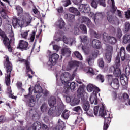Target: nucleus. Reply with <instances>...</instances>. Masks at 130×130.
I'll list each match as a JSON object with an SVG mask.
<instances>
[{
	"label": "nucleus",
	"mask_w": 130,
	"mask_h": 130,
	"mask_svg": "<svg viewBox=\"0 0 130 130\" xmlns=\"http://www.w3.org/2000/svg\"><path fill=\"white\" fill-rule=\"evenodd\" d=\"M75 74L71 75L69 72H64L61 76L59 72L56 73L57 86L56 90L57 93H64L68 94L69 90H75L76 83L72 82L71 83L70 81H73L75 78ZM60 80H59V76Z\"/></svg>",
	"instance_id": "nucleus-1"
},
{
	"label": "nucleus",
	"mask_w": 130,
	"mask_h": 130,
	"mask_svg": "<svg viewBox=\"0 0 130 130\" xmlns=\"http://www.w3.org/2000/svg\"><path fill=\"white\" fill-rule=\"evenodd\" d=\"M28 90L29 93L28 94L24 95V98L23 99V101H24V102L26 103V105H28L29 107H34V106H35L36 102L35 97L33 95H31L32 92L37 93L36 98H38V99L42 96V94H44L45 96H47L48 94H49V92H48L47 90H42V88L40 87L39 83L36 84L34 88L29 87Z\"/></svg>",
	"instance_id": "nucleus-2"
},
{
	"label": "nucleus",
	"mask_w": 130,
	"mask_h": 130,
	"mask_svg": "<svg viewBox=\"0 0 130 130\" xmlns=\"http://www.w3.org/2000/svg\"><path fill=\"white\" fill-rule=\"evenodd\" d=\"M32 22V17L28 13L22 15L19 18H14L12 24L14 28H19L24 26V24H30Z\"/></svg>",
	"instance_id": "nucleus-3"
},
{
	"label": "nucleus",
	"mask_w": 130,
	"mask_h": 130,
	"mask_svg": "<svg viewBox=\"0 0 130 130\" xmlns=\"http://www.w3.org/2000/svg\"><path fill=\"white\" fill-rule=\"evenodd\" d=\"M99 115L104 118V130H107L109 126V123L111 122V116L110 112L104 110V105H102V107L100 109Z\"/></svg>",
	"instance_id": "nucleus-4"
},
{
	"label": "nucleus",
	"mask_w": 130,
	"mask_h": 130,
	"mask_svg": "<svg viewBox=\"0 0 130 130\" xmlns=\"http://www.w3.org/2000/svg\"><path fill=\"white\" fill-rule=\"evenodd\" d=\"M6 61L5 62V66L6 67L7 74L5 75V81L7 86H10L11 84V72L13 70V66L12 63L9 60V57L6 56L5 57Z\"/></svg>",
	"instance_id": "nucleus-5"
},
{
	"label": "nucleus",
	"mask_w": 130,
	"mask_h": 130,
	"mask_svg": "<svg viewBox=\"0 0 130 130\" xmlns=\"http://www.w3.org/2000/svg\"><path fill=\"white\" fill-rule=\"evenodd\" d=\"M73 3L75 4V5H77V6H79L78 7L79 11L81 12V13H84V14H88V13H90V8L88 4H81L82 0H72Z\"/></svg>",
	"instance_id": "nucleus-6"
},
{
	"label": "nucleus",
	"mask_w": 130,
	"mask_h": 130,
	"mask_svg": "<svg viewBox=\"0 0 130 130\" xmlns=\"http://www.w3.org/2000/svg\"><path fill=\"white\" fill-rule=\"evenodd\" d=\"M59 55L56 53H53L50 55L49 57V61L47 62V66L49 70L51 69L52 66H54L56 63V61L58 60Z\"/></svg>",
	"instance_id": "nucleus-7"
},
{
	"label": "nucleus",
	"mask_w": 130,
	"mask_h": 130,
	"mask_svg": "<svg viewBox=\"0 0 130 130\" xmlns=\"http://www.w3.org/2000/svg\"><path fill=\"white\" fill-rule=\"evenodd\" d=\"M48 104L51 107L64 108V106L61 102H60V104L56 103V99L54 96H51L49 98Z\"/></svg>",
	"instance_id": "nucleus-8"
},
{
	"label": "nucleus",
	"mask_w": 130,
	"mask_h": 130,
	"mask_svg": "<svg viewBox=\"0 0 130 130\" xmlns=\"http://www.w3.org/2000/svg\"><path fill=\"white\" fill-rule=\"evenodd\" d=\"M120 56L122 60L125 59V49L124 47H122L120 49V52L118 53L117 56L116 58L115 62L116 66H119L120 64Z\"/></svg>",
	"instance_id": "nucleus-9"
},
{
	"label": "nucleus",
	"mask_w": 130,
	"mask_h": 130,
	"mask_svg": "<svg viewBox=\"0 0 130 130\" xmlns=\"http://www.w3.org/2000/svg\"><path fill=\"white\" fill-rule=\"evenodd\" d=\"M112 3V9L110 11H109L107 14V18L108 22H112L113 21V13L116 11L117 8L115 7V3L114 0H111Z\"/></svg>",
	"instance_id": "nucleus-10"
},
{
	"label": "nucleus",
	"mask_w": 130,
	"mask_h": 130,
	"mask_svg": "<svg viewBox=\"0 0 130 130\" xmlns=\"http://www.w3.org/2000/svg\"><path fill=\"white\" fill-rule=\"evenodd\" d=\"M113 53V48L111 46H108L106 49L105 53V59L108 63H110L111 62V57Z\"/></svg>",
	"instance_id": "nucleus-11"
},
{
	"label": "nucleus",
	"mask_w": 130,
	"mask_h": 130,
	"mask_svg": "<svg viewBox=\"0 0 130 130\" xmlns=\"http://www.w3.org/2000/svg\"><path fill=\"white\" fill-rule=\"evenodd\" d=\"M103 39L106 43H110V44H115L116 43V39L115 37L109 36L106 32L103 34Z\"/></svg>",
	"instance_id": "nucleus-12"
},
{
	"label": "nucleus",
	"mask_w": 130,
	"mask_h": 130,
	"mask_svg": "<svg viewBox=\"0 0 130 130\" xmlns=\"http://www.w3.org/2000/svg\"><path fill=\"white\" fill-rule=\"evenodd\" d=\"M68 67H69V68L67 69V71L73 69V68H76V70L74 71V72H76L77 69L79 68L80 69L81 67H82V62L77 61H72L69 62Z\"/></svg>",
	"instance_id": "nucleus-13"
},
{
	"label": "nucleus",
	"mask_w": 130,
	"mask_h": 130,
	"mask_svg": "<svg viewBox=\"0 0 130 130\" xmlns=\"http://www.w3.org/2000/svg\"><path fill=\"white\" fill-rule=\"evenodd\" d=\"M64 108H58V107H52L48 111V115L51 116H56V112L60 113Z\"/></svg>",
	"instance_id": "nucleus-14"
},
{
	"label": "nucleus",
	"mask_w": 130,
	"mask_h": 130,
	"mask_svg": "<svg viewBox=\"0 0 130 130\" xmlns=\"http://www.w3.org/2000/svg\"><path fill=\"white\" fill-rule=\"evenodd\" d=\"M28 45H29L28 42L21 40L19 41L18 46H17V48L20 49L22 51L24 50H27V49H29Z\"/></svg>",
	"instance_id": "nucleus-15"
},
{
	"label": "nucleus",
	"mask_w": 130,
	"mask_h": 130,
	"mask_svg": "<svg viewBox=\"0 0 130 130\" xmlns=\"http://www.w3.org/2000/svg\"><path fill=\"white\" fill-rule=\"evenodd\" d=\"M109 73H113L114 74L115 77H120L121 76V71H120V69L114 66H111L109 68Z\"/></svg>",
	"instance_id": "nucleus-16"
},
{
	"label": "nucleus",
	"mask_w": 130,
	"mask_h": 130,
	"mask_svg": "<svg viewBox=\"0 0 130 130\" xmlns=\"http://www.w3.org/2000/svg\"><path fill=\"white\" fill-rule=\"evenodd\" d=\"M81 30L82 33L86 34L87 33V27L84 24H81L79 26V25H75L74 27V33L76 35L79 34L80 33V29Z\"/></svg>",
	"instance_id": "nucleus-17"
},
{
	"label": "nucleus",
	"mask_w": 130,
	"mask_h": 130,
	"mask_svg": "<svg viewBox=\"0 0 130 130\" xmlns=\"http://www.w3.org/2000/svg\"><path fill=\"white\" fill-rule=\"evenodd\" d=\"M89 17H91L95 24H97V23H98V20H101V19L103 18V14H102V13L100 12H98L95 15H94L93 13H90ZM93 17H94L93 18Z\"/></svg>",
	"instance_id": "nucleus-18"
},
{
	"label": "nucleus",
	"mask_w": 130,
	"mask_h": 130,
	"mask_svg": "<svg viewBox=\"0 0 130 130\" xmlns=\"http://www.w3.org/2000/svg\"><path fill=\"white\" fill-rule=\"evenodd\" d=\"M11 40H11V39L10 40V39H9L8 37H5L3 40L4 44H5L6 47L8 48L9 52H12V47L11 46Z\"/></svg>",
	"instance_id": "nucleus-19"
},
{
	"label": "nucleus",
	"mask_w": 130,
	"mask_h": 130,
	"mask_svg": "<svg viewBox=\"0 0 130 130\" xmlns=\"http://www.w3.org/2000/svg\"><path fill=\"white\" fill-rule=\"evenodd\" d=\"M89 100L91 104H93L94 102L95 105H97V104H98V99L97 98V94H96V92L95 91H93V92L91 94Z\"/></svg>",
	"instance_id": "nucleus-20"
},
{
	"label": "nucleus",
	"mask_w": 130,
	"mask_h": 130,
	"mask_svg": "<svg viewBox=\"0 0 130 130\" xmlns=\"http://www.w3.org/2000/svg\"><path fill=\"white\" fill-rule=\"evenodd\" d=\"M109 85L111 86V87L112 88V89H114V90L118 89L119 88V81H118V79H114L113 82Z\"/></svg>",
	"instance_id": "nucleus-21"
},
{
	"label": "nucleus",
	"mask_w": 130,
	"mask_h": 130,
	"mask_svg": "<svg viewBox=\"0 0 130 130\" xmlns=\"http://www.w3.org/2000/svg\"><path fill=\"white\" fill-rule=\"evenodd\" d=\"M65 25L64 21H63L62 18H59L57 21L55 23V26L60 29L64 28Z\"/></svg>",
	"instance_id": "nucleus-22"
},
{
	"label": "nucleus",
	"mask_w": 130,
	"mask_h": 130,
	"mask_svg": "<svg viewBox=\"0 0 130 130\" xmlns=\"http://www.w3.org/2000/svg\"><path fill=\"white\" fill-rule=\"evenodd\" d=\"M78 97L79 98H85V96H87V93L84 90L83 88H79L77 90Z\"/></svg>",
	"instance_id": "nucleus-23"
},
{
	"label": "nucleus",
	"mask_w": 130,
	"mask_h": 130,
	"mask_svg": "<svg viewBox=\"0 0 130 130\" xmlns=\"http://www.w3.org/2000/svg\"><path fill=\"white\" fill-rule=\"evenodd\" d=\"M87 90L88 92H93L94 90H96L97 92H100V89L99 88L97 87L96 86L93 85L92 84H89L87 86Z\"/></svg>",
	"instance_id": "nucleus-24"
},
{
	"label": "nucleus",
	"mask_w": 130,
	"mask_h": 130,
	"mask_svg": "<svg viewBox=\"0 0 130 130\" xmlns=\"http://www.w3.org/2000/svg\"><path fill=\"white\" fill-rule=\"evenodd\" d=\"M83 71L86 74H89V75H95L96 74V70L90 67H84Z\"/></svg>",
	"instance_id": "nucleus-25"
},
{
	"label": "nucleus",
	"mask_w": 130,
	"mask_h": 130,
	"mask_svg": "<svg viewBox=\"0 0 130 130\" xmlns=\"http://www.w3.org/2000/svg\"><path fill=\"white\" fill-rule=\"evenodd\" d=\"M81 21L82 23H84L86 24L88 27L89 28H92V26H93V23L91 22V20H90L88 18L86 17L83 16L81 19Z\"/></svg>",
	"instance_id": "nucleus-26"
},
{
	"label": "nucleus",
	"mask_w": 130,
	"mask_h": 130,
	"mask_svg": "<svg viewBox=\"0 0 130 130\" xmlns=\"http://www.w3.org/2000/svg\"><path fill=\"white\" fill-rule=\"evenodd\" d=\"M92 45L94 48H97V49H100L101 48V42L97 39H94L92 41Z\"/></svg>",
	"instance_id": "nucleus-27"
},
{
	"label": "nucleus",
	"mask_w": 130,
	"mask_h": 130,
	"mask_svg": "<svg viewBox=\"0 0 130 130\" xmlns=\"http://www.w3.org/2000/svg\"><path fill=\"white\" fill-rule=\"evenodd\" d=\"M29 128H31V130H40L41 129V123L38 121L35 122Z\"/></svg>",
	"instance_id": "nucleus-28"
},
{
	"label": "nucleus",
	"mask_w": 130,
	"mask_h": 130,
	"mask_svg": "<svg viewBox=\"0 0 130 130\" xmlns=\"http://www.w3.org/2000/svg\"><path fill=\"white\" fill-rule=\"evenodd\" d=\"M71 53H72L71 50H70L67 46H66L61 49V54L63 56H69Z\"/></svg>",
	"instance_id": "nucleus-29"
},
{
	"label": "nucleus",
	"mask_w": 130,
	"mask_h": 130,
	"mask_svg": "<svg viewBox=\"0 0 130 130\" xmlns=\"http://www.w3.org/2000/svg\"><path fill=\"white\" fill-rule=\"evenodd\" d=\"M82 108L84 111H88L89 109H90V104L89 103V101L85 100L82 102Z\"/></svg>",
	"instance_id": "nucleus-30"
},
{
	"label": "nucleus",
	"mask_w": 130,
	"mask_h": 130,
	"mask_svg": "<svg viewBox=\"0 0 130 130\" xmlns=\"http://www.w3.org/2000/svg\"><path fill=\"white\" fill-rule=\"evenodd\" d=\"M22 61L23 62H24L26 68V72L28 73V72H30L31 74H34V72L31 69V68L30 67V62H29V60H22Z\"/></svg>",
	"instance_id": "nucleus-31"
},
{
	"label": "nucleus",
	"mask_w": 130,
	"mask_h": 130,
	"mask_svg": "<svg viewBox=\"0 0 130 130\" xmlns=\"http://www.w3.org/2000/svg\"><path fill=\"white\" fill-rule=\"evenodd\" d=\"M120 82L122 86H125V85H127V83L128 82L127 77L125 75H121Z\"/></svg>",
	"instance_id": "nucleus-32"
},
{
	"label": "nucleus",
	"mask_w": 130,
	"mask_h": 130,
	"mask_svg": "<svg viewBox=\"0 0 130 130\" xmlns=\"http://www.w3.org/2000/svg\"><path fill=\"white\" fill-rule=\"evenodd\" d=\"M64 18L69 22H73L75 19V15L71 13H66L64 15Z\"/></svg>",
	"instance_id": "nucleus-33"
},
{
	"label": "nucleus",
	"mask_w": 130,
	"mask_h": 130,
	"mask_svg": "<svg viewBox=\"0 0 130 130\" xmlns=\"http://www.w3.org/2000/svg\"><path fill=\"white\" fill-rule=\"evenodd\" d=\"M72 110H73V111H75V112H77L79 114H81V113H83V110L82 109V108L80 106L74 107L72 109Z\"/></svg>",
	"instance_id": "nucleus-34"
},
{
	"label": "nucleus",
	"mask_w": 130,
	"mask_h": 130,
	"mask_svg": "<svg viewBox=\"0 0 130 130\" xmlns=\"http://www.w3.org/2000/svg\"><path fill=\"white\" fill-rule=\"evenodd\" d=\"M69 12H71V13H73L74 14H75L76 16H78V15H80V12H79V10H78L77 8L74 7L69 8Z\"/></svg>",
	"instance_id": "nucleus-35"
},
{
	"label": "nucleus",
	"mask_w": 130,
	"mask_h": 130,
	"mask_svg": "<svg viewBox=\"0 0 130 130\" xmlns=\"http://www.w3.org/2000/svg\"><path fill=\"white\" fill-rule=\"evenodd\" d=\"M58 123L59 125L58 126V130H63L64 128V122L59 119Z\"/></svg>",
	"instance_id": "nucleus-36"
},
{
	"label": "nucleus",
	"mask_w": 130,
	"mask_h": 130,
	"mask_svg": "<svg viewBox=\"0 0 130 130\" xmlns=\"http://www.w3.org/2000/svg\"><path fill=\"white\" fill-rule=\"evenodd\" d=\"M70 117V111L68 110H65L62 114V117L64 118V119H68L69 117Z\"/></svg>",
	"instance_id": "nucleus-37"
},
{
	"label": "nucleus",
	"mask_w": 130,
	"mask_h": 130,
	"mask_svg": "<svg viewBox=\"0 0 130 130\" xmlns=\"http://www.w3.org/2000/svg\"><path fill=\"white\" fill-rule=\"evenodd\" d=\"M124 43H128L130 41V35L125 34L123 37Z\"/></svg>",
	"instance_id": "nucleus-38"
},
{
	"label": "nucleus",
	"mask_w": 130,
	"mask_h": 130,
	"mask_svg": "<svg viewBox=\"0 0 130 130\" xmlns=\"http://www.w3.org/2000/svg\"><path fill=\"white\" fill-rule=\"evenodd\" d=\"M42 112H47L48 110L47 104L43 103L40 108Z\"/></svg>",
	"instance_id": "nucleus-39"
},
{
	"label": "nucleus",
	"mask_w": 130,
	"mask_h": 130,
	"mask_svg": "<svg viewBox=\"0 0 130 130\" xmlns=\"http://www.w3.org/2000/svg\"><path fill=\"white\" fill-rule=\"evenodd\" d=\"M91 55L93 58H97L99 55V51L98 50H94L91 51Z\"/></svg>",
	"instance_id": "nucleus-40"
},
{
	"label": "nucleus",
	"mask_w": 130,
	"mask_h": 130,
	"mask_svg": "<svg viewBox=\"0 0 130 130\" xmlns=\"http://www.w3.org/2000/svg\"><path fill=\"white\" fill-rule=\"evenodd\" d=\"M79 103H80V100L75 98L71 102V106H75V105H78Z\"/></svg>",
	"instance_id": "nucleus-41"
},
{
	"label": "nucleus",
	"mask_w": 130,
	"mask_h": 130,
	"mask_svg": "<svg viewBox=\"0 0 130 130\" xmlns=\"http://www.w3.org/2000/svg\"><path fill=\"white\" fill-rule=\"evenodd\" d=\"M29 32H30V30H26L25 31H22L21 33V36L22 38H24V39H27L28 38V35L29 34Z\"/></svg>",
	"instance_id": "nucleus-42"
},
{
	"label": "nucleus",
	"mask_w": 130,
	"mask_h": 130,
	"mask_svg": "<svg viewBox=\"0 0 130 130\" xmlns=\"http://www.w3.org/2000/svg\"><path fill=\"white\" fill-rule=\"evenodd\" d=\"M86 61L88 62L89 66H93L94 62V58L88 57L86 59Z\"/></svg>",
	"instance_id": "nucleus-43"
},
{
	"label": "nucleus",
	"mask_w": 130,
	"mask_h": 130,
	"mask_svg": "<svg viewBox=\"0 0 130 130\" xmlns=\"http://www.w3.org/2000/svg\"><path fill=\"white\" fill-rule=\"evenodd\" d=\"M29 40L30 42H33L35 39V31H32L29 37L27 38Z\"/></svg>",
	"instance_id": "nucleus-44"
},
{
	"label": "nucleus",
	"mask_w": 130,
	"mask_h": 130,
	"mask_svg": "<svg viewBox=\"0 0 130 130\" xmlns=\"http://www.w3.org/2000/svg\"><path fill=\"white\" fill-rule=\"evenodd\" d=\"M116 36L117 38H121V36H122V32L121 31V29H120V28H118L117 29L116 31Z\"/></svg>",
	"instance_id": "nucleus-45"
},
{
	"label": "nucleus",
	"mask_w": 130,
	"mask_h": 130,
	"mask_svg": "<svg viewBox=\"0 0 130 130\" xmlns=\"http://www.w3.org/2000/svg\"><path fill=\"white\" fill-rule=\"evenodd\" d=\"M108 84L110 85L113 82V75H108L107 76Z\"/></svg>",
	"instance_id": "nucleus-46"
},
{
	"label": "nucleus",
	"mask_w": 130,
	"mask_h": 130,
	"mask_svg": "<svg viewBox=\"0 0 130 130\" xmlns=\"http://www.w3.org/2000/svg\"><path fill=\"white\" fill-rule=\"evenodd\" d=\"M74 55L79 59V60H83V56L79 51H75L74 52Z\"/></svg>",
	"instance_id": "nucleus-47"
},
{
	"label": "nucleus",
	"mask_w": 130,
	"mask_h": 130,
	"mask_svg": "<svg viewBox=\"0 0 130 130\" xmlns=\"http://www.w3.org/2000/svg\"><path fill=\"white\" fill-rule=\"evenodd\" d=\"M98 1L97 0H92L91 5V7L94 9H97L98 7Z\"/></svg>",
	"instance_id": "nucleus-48"
},
{
	"label": "nucleus",
	"mask_w": 130,
	"mask_h": 130,
	"mask_svg": "<svg viewBox=\"0 0 130 130\" xmlns=\"http://www.w3.org/2000/svg\"><path fill=\"white\" fill-rule=\"evenodd\" d=\"M34 16L36 17V18H39L40 17V12L36 8L33 9Z\"/></svg>",
	"instance_id": "nucleus-49"
},
{
	"label": "nucleus",
	"mask_w": 130,
	"mask_h": 130,
	"mask_svg": "<svg viewBox=\"0 0 130 130\" xmlns=\"http://www.w3.org/2000/svg\"><path fill=\"white\" fill-rule=\"evenodd\" d=\"M84 122V119L82 118L81 117H77V120L75 121V123L79 124V123H81V124Z\"/></svg>",
	"instance_id": "nucleus-50"
},
{
	"label": "nucleus",
	"mask_w": 130,
	"mask_h": 130,
	"mask_svg": "<svg viewBox=\"0 0 130 130\" xmlns=\"http://www.w3.org/2000/svg\"><path fill=\"white\" fill-rule=\"evenodd\" d=\"M124 30L125 31L128 32L130 30V23L128 22H126L125 24V27H124Z\"/></svg>",
	"instance_id": "nucleus-51"
},
{
	"label": "nucleus",
	"mask_w": 130,
	"mask_h": 130,
	"mask_svg": "<svg viewBox=\"0 0 130 130\" xmlns=\"http://www.w3.org/2000/svg\"><path fill=\"white\" fill-rule=\"evenodd\" d=\"M82 50L84 52L85 54H88L89 53V47L87 46H82Z\"/></svg>",
	"instance_id": "nucleus-52"
},
{
	"label": "nucleus",
	"mask_w": 130,
	"mask_h": 130,
	"mask_svg": "<svg viewBox=\"0 0 130 130\" xmlns=\"http://www.w3.org/2000/svg\"><path fill=\"white\" fill-rule=\"evenodd\" d=\"M0 13L2 17H3L4 19H7L8 16H7V13H6L5 10L2 9V10H0Z\"/></svg>",
	"instance_id": "nucleus-53"
},
{
	"label": "nucleus",
	"mask_w": 130,
	"mask_h": 130,
	"mask_svg": "<svg viewBox=\"0 0 130 130\" xmlns=\"http://www.w3.org/2000/svg\"><path fill=\"white\" fill-rule=\"evenodd\" d=\"M16 10L17 11L18 15H20V14H22V13H23V8H22L20 6H17Z\"/></svg>",
	"instance_id": "nucleus-54"
},
{
	"label": "nucleus",
	"mask_w": 130,
	"mask_h": 130,
	"mask_svg": "<svg viewBox=\"0 0 130 130\" xmlns=\"http://www.w3.org/2000/svg\"><path fill=\"white\" fill-rule=\"evenodd\" d=\"M98 64L100 68H103L104 67V61L103 59L101 58L98 60Z\"/></svg>",
	"instance_id": "nucleus-55"
},
{
	"label": "nucleus",
	"mask_w": 130,
	"mask_h": 130,
	"mask_svg": "<svg viewBox=\"0 0 130 130\" xmlns=\"http://www.w3.org/2000/svg\"><path fill=\"white\" fill-rule=\"evenodd\" d=\"M80 37L81 40V42H82V43H87V36H81Z\"/></svg>",
	"instance_id": "nucleus-56"
},
{
	"label": "nucleus",
	"mask_w": 130,
	"mask_h": 130,
	"mask_svg": "<svg viewBox=\"0 0 130 130\" xmlns=\"http://www.w3.org/2000/svg\"><path fill=\"white\" fill-rule=\"evenodd\" d=\"M98 4L102 7H106V4H105V0H96Z\"/></svg>",
	"instance_id": "nucleus-57"
},
{
	"label": "nucleus",
	"mask_w": 130,
	"mask_h": 130,
	"mask_svg": "<svg viewBox=\"0 0 130 130\" xmlns=\"http://www.w3.org/2000/svg\"><path fill=\"white\" fill-rule=\"evenodd\" d=\"M86 114L90 117H94V115H93V111L92 110L89 109L87 111H86Z\"/></svg>",
	"instance_id": "nucleus-58"
},
{
	"label": "nucleus",
	"mask_w": 130,
	"mask_h": 130,
	"mask_svg": "<svg viewBox=\"0 0 130 130\" xmlns=\"http://www.w3.org/2000/svg\"><path fill=\"white\" fill-rule=\"evenodd\" d=\"M94 115H95V116H97V115H98V111L99 110V106H95L94 108Z\"/></svg>",
	"instance_id": "nucleus-59"
},
{
	"label": "nucleus",
	"mask_w": 130,
	"mask_h": 130,
	"mask_svg": "<svg viewBox=\"0 0 130 130\" xmlns=\"http://www.w3.org/2000/svg\"><path fill=\"white\" fill-rule=\"evenodd\" d=\"M125 73L126 75L129 76L130 75V66L129 65H127L125 68Z\"/></svg>",
	"instance_id": "nucleus-60"
},
{
	"label": "nucleus",
	"mask_w": 130,
	"mask_h": 130,
	"mask_svg": "<svg viewBox=\"0 0 130 130\" xmlns=\"http://www.w3.org/2000/svg\"><path fill=\"white\" fill-rule=\"evenodd\" d=\"M63 3L64 7H68V6L71 5V0H64Z\"/></svg>",
	"instance_id": "nucleus-61"
},
{
	"label": "nucleus",
	"mask_w": 130,
	"mask_h": 130,
	"mask_svg": "<svg viewBox=\"0 0 130 130\" xmlns=\"http://www.w3.org/2000/svg\"><path fill=\"white\" fill-rule=\"evenodd\" d=\"M98 79H99L102 83H103V82H104V76L101 74H99L98 76Z\"/></svg>",
	"instance_id": "nucleus-62"
},
{
	"label": "nucleus",
	"mask_w": 130,
	"mask_h": 130,
	"mask_svg": "<svg viewBox=\"0 0 130 130\" xmlns=\"http://www.w3.org/2000/svg\"><path fill=\"white\" fill-rule=\"evenodd\" d=\"M62 40L63 41L64 43L66 44H69V39L67 37L63 36Z\"/></svg>",
	"instance_id": "nucleus-63"
},
{
	"label": "nucleus",
	"mask_w": 130,
	"mask_h": 130,
	"mask_svg": "<svg viewBox=\"0 0 130 130\" xmlns=\"http://www.w3.org/2000/svg\"><path fill=\"white\" fill-rule=\"evenodd\" d=\"M41 128H42L43 130H48V126H47V125H45V124H42Z\"/></svg>",
	"instance_id": "nucleus-64"
}]
</instances>
